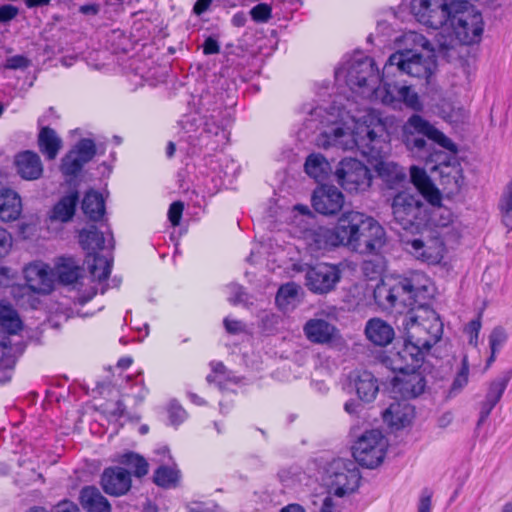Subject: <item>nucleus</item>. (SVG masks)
<instances>
[{"label": "nucleus", "instance_id": "38", "mask_svg": "<svg viewBox=\"0 0 512 512\" xmlns=\"http://www.w3.org/2000/svg\"><path fill=\"white\" fill-rule=\"evenodd\" d=\"M0 325L11 334L17 333L22 326L16 311L4 301H0Z\"/></svg>", "mask_w": 512, "mask_h": 512}, {"label": "nucleus", "instance_id": "27", "mask_svg": "<svg viewBox=\"0 0 512 512\" xmlns=\"http://www.w3.org/2000/svg\"><path fill=\"white\" fill-rule=\"evenodd\" d=\"M365 335L371 343L383 347L393 341L395 332L390 324L376 317L367 321Z\"/></svg>", "mask_w": 512, "mask_h": 512}, {"label": "nucleus", "instance_id": "48", "mask_svg": "<svg viewBox=\"0 0 512 512\" xmlns=\"http://www.w3.org/2000/svg\"><path fill=\"white\" fill-rule=\"evenodd\" d=\"M188 512H225L218 504L214 502L194 501L186 505Z\"/></svg>", "mask_w": 512, "mask_h": 512}, {"label": "nucleus", "instance_id": "9", "mask_svg": "<svg viewBox=\"0 0 512 512\" xmlns=\"http://www.w3.org/2000/svg\"><path fill=\"white\" fill-rule=\"evenodd\" d=\"M391 208L394 222L406 231H419L426 221V206L419 196L408 191L397 193Z\"/></svg>", "mask_w": 512, "mask_h": 512}, {"label": "nucleus", "instance_id": "22", "mask_svg": "<svg viewBox=\"0 0 512 512\" xmlns=\"http://www.w3.org/2000/svg\"><path fill=\"white\" fill-rule=\"evenodd\" d=\"M308 341L314 344L328 345L339 338L338 329L325 319L312 318L303 326Z\"/></svg>", "mask_w": 512, "mask_h": 512}, {"label": "nucleus", "instance_id": "5", "mask_svg": "<svg viewBox=\"0 0 512 512\" xmlns=\"http://www.w3.org/2000/svg\"><path fill=\"white\" fill-rule=\"evenodd\" d=\"M411 181L420 194L432 205L422 227L439 234L450 243H457L462 235V225L450 208L440 204L442 196L424 169L412 166Z\"/></svg>", "mask_w": 512, "mask_h": 512}, {"label": "nucleus", "instance_id": "63", "mask_svg": "<svg viewBox=\"0 0 512 512\" xmlns=\"http://www.w3.org/2000/svg\"><path fill=\"white\" fill-rule=\"evenodd\" d=\"M54 512H78V508L71 502H62L57 505Z\"/></svg>", "mask_w": 512, "mask_h": 512}, {"label": "nucleus", "instance_id": "14", "mask_svg": "<svg viewBox=\"0 0 512 512\" xmlns=\"http://www.w3.org/2000/svg\"><path fill=\"white\" fill-rule=\"evenodd\" d=\"M387 242L385 229L373 217L365 214L352 251L361 254H377Z\"/></svg>", "mask_w": 512, "mask_h": 512}, {"label": "nucleus", "instance_id": "8", "mask_svg": "<svg viewBox=\"0 0 512 512\" xmlns=\"http://www.w3.org/2000/svg\"><path fill=\"white\" fill-rule=\"evenodd\" d=\"M455 40L463 45L478 44L484 32V20L480 11L462 2L454 9L448 22Z\"/></svg>", "mask_w": 512, "mask_h": 512}, {"label": "nucleus", "instance_id": "43", "mask_svg": "<svg viewBox=\"0 0 512 512\" xmlns=\"http://www.w3.org/2000/svg\"><path fill=\"white\" fill-rule=\"evenodd\" d=\"M502 223L512 230V180L507 184L499 202Z\"/></svg>", "mask_w": 512, "mask_h": 512}, {"label": "nucleus", "instance_id": "53", "mask_svg": "<svg viewBox=\"0 0 512 512\" xmlns=\"http://www.w3.org/2000/svg\"><path fill=\"white\" fill-rule=\"evenodd\" d=\"M184 205L180 201H176L170 205L168 211L169 221L173 226H178L183 213Z\"/></svg>", "mask_w": 512, "mask_h": 512}, {"label": "nucleus", "instance_id": "20", "mask_svg": "<svg viewBox=\"0 0 512 512\" xmlns=\"http://www.w3.org/2000/svg\"><path fill=\"white\" fill-rule=\"evenodd\" d=\"M95 144L90 139H82L73 150L62 160L61 171L65 175L74 176L95 155Z\"/></svg>", "mask_w": 512, "mask_h": 512}, {"label": "nucleus", "instance_id": "51", "mask_svg": "<svg viewBox=\"0 0 512 512\" xmlns=\"http://www.w3.org/2000/svg\"><path fill=\"white\" fill-rule=\"evenodd\" d=\"M13 248V236L3 227H0V259L7 257Z\"/></svg>", "mask_w": 512, "mask_h": 512}, {"label": "nucleus", "instance_id": "36", "mask_svg": "<svg viewBox=\"0 0 512 512\" xmlns=\"http://www.w3.org/2000/svg\"><path fill=\"white\" fill-rule=\"evenodd\" d=\"M300 287L295 283L281 286L276 295V303L283 311H289L299 302Z\"/></svg>", "mask_w": 512, "mask_h": 512}, {"label": "nucleus", "instance_id": "42", "mask_svg": "<svg viewBox=\"0 0 512 512\" xmlns=\"http://www.w3.org/2000/svg\"><path fill=\"white\" fill-rule=\"evenodd\" d=\"M112 267V260L107 256L95 255L92 258V263L89 264V270L94 279L98 281L106 280Z\"/></svg>", "mask_w": 512, "mask_h": 512}, {"label": "nucleus", "instance_id": "56", "mask_svg": "<svg viewBox=\"0 0 512 512\" xmlns=\"http://www.w3.org/2000/svg\"><path fill=\"white\" fill-rule=\"evenodd\" d=\"M432 494L428 490L422 492L419 502L417 512H431L432 510Z\"/></svg>", "mask_w": 512, "mask_h": 512}, {"label": "nucleus", "instance_id": "64", "mask_svg": "<svg viewBox=\"0 0 512 512\" xmlns=\"http://www.w3.org/2000/svg\"><path fill=\"white\" fill-rule=\"evenodd\" d=\"M279 512H306L305 508L297 503L288 504Z\"/></svg>", "mask_w": 512, "mask_h": 512}, {"label": "nucleus", "instance_id": "21", "mask_svg": "<svg viewBox=\"0 0 512 512\" xmlns=\"http://www.w3.org/2000/svg\"><path fill=\"white\" fill-rule=\"evenodd\" d=\"M392 382V392L403 398H414L425 388V379L418 370L397 371Z\"/></svg>", "mask_w": 512, "mask_h": 512}, {"label": "nucleus", "instance_id": "28", "mask_svg": "<svg viewBox=\"0 0 512 512\" xmlns=\"http://www.w3.org/2000/svg\"><path fill=\"white\" fill-rule=\"evenodd\" d=\"M79 200L78 193L71 192L63 196L49 211L48 220L51 223H67L72 220Z\"/></svg>", "mask_w": 512, "mask_h": 512}, {"label": "nucleus", "instance_id": "17", "mask_svg": "<svg viewBox=\"0 0 512 512\" xmlns=\"http://www.w3.org/2000/svg\"><path fill=\"white\" fill-rule=\"evenodd\" d=\"M364 216V213L358 211H348L339 217L336 226L333 227L339 246L352 250L361 230Z\"/></svg>", "mask_w": 512, "mask_h": 512}, {"label": "nucleus", "instance_id": "45", "mask_svg": "<svg viewBox=\"0 0 512 512\" xmlns=\"http://www.w3.org/2000/svg\"><path fill=\"white\" fill-rule=\"evenodd\" d=\"M204 132L208 135L219 137L220 142H227L229 133L225 129V125L218 117L211 115L204 124Z\"/></svg>", "mask_w": 512, "mask_h": 512}, {"label": "nucleus", "instance_id": "40", "mask_svg": "<svg viewBox=\"0 0 512 512\" xmlns=\"http://www.w3.org/2000/svg\"><path fill=\"white\" fill-rule=\"evenodd\" d=\"M154 482L163 488L175 487L180 479V472L175 467L162 465L154 473Z\"/></svg>", "mask_w": 512, "mask_h": 512}, {"label": "nucleus", "instance_id": "15", "mask_svg": "<svg viewBox=\"0 0 512 512\" xmlns=\"http://www.w3.org/2000/svg\"><path fill=\"white\" fill-rule=\"evenodd\" d=\"M341 278L338 266L318 263L306 272V285L314 293L325 294L333 290Z\"/></svg>", "mask_w": 512, "mask_h": 512}, {"label": "nucleus", "instance_id": "35", "mask_svg": "<svg viewBox=\"0 0 512 512\" xmlns=\"http://www.w3.org/2000/svg\"><path fill=\"white\" fill-rule=\"evenodd\" d=\"M79 242L83 249L89 251V253L108 247L104 234L99 232L94 226H91L89 229H83L79 233Z\"/></svg>", "mask_w": 512, "mask_h": 512}, {"label": "nucleus", "instance_id": "60", "mask_svg": "<svg viewBox=\"0 0 512 512\" xmlns=\"http://www.w3.org/2000/svg\"><path fill=\"white\" fill-rule=\"evenodd\" d=\"M219 50V44L214 38L209 37L205 40L203 44V53L205 55L217 54Z\"/></svg>", "mask_w": 512, "mask_h": 512}, {"label": "nucleus", "instance_id": "1", "mask_svg": "<svg viewBox=\"0 0 512 512\" xmlns=\"http://www.w3.org/2000/svg\"><path fill=\"white\" fill-rule=\"evenodd\" d=\"M429 278L421 272L409 277L387 276L374 289V299L383 310L411 308L404 316L405 337L426 351L440 340L443 324L435 311L421 306L426 298Z\"/></svg>", "mask_w": 512, "mask_h": 512}, {"label": "nucleus", "instance_id": "33", "mask_svg": "<svg viewBox=\"0 0 512 512\" xmlns=\"http://www.w3.org/2000/svg\"><path fill=\"white\" fill-rule=\"evenodd\" d=\"M38 143L40 151L50 160L56 158L62 147L61 139L57 136L56 132L49 127L41 129L38 136Z\"/></svg>", "mask_w": 512, "mask_h": 512}, {"label": "nucleus", "instance_id": "29", "mask_svg": "<svg viewBox=\"0 0 512 512\" xmlns=\"http://www.w3.org/2000/svg\"><path fill=\"white\" fill-rule=\"evenodd\" d=\"M22 212V201L17 192L12 189L0 190V220L12 222L17 220Z\"/></svg>", "mask_w": 512, "mask_h": 512}, {"label": "nucleus", "instance_id": "19", "mask_svg": "<svg viewBox=\"0 0 512 512\" xmlns=\"http://www.w3.org/2000/svg\"><path fill=\"white\" fill-rule=\"evenodd\" d=\"M313 208L323 215L338 213L344 205V195L335 186L323 185L312 196Z\"/></svg>", "mask_w": 512, "mask_h": 512}, {"label": "nucleus", "instance_id": "18", "mask_svg": "<svg viewBox=\"0 0 512 512\" xmlns=\"http://www.w3.org/2000/svg\"><path fill=\"white\" fill-rule=\"evenodd\" d=\"M427 351L405 337L403 346L389 358L393 371L417 370Z\"/></svg>", "mask_w": 512, "mask_h": 512}, {"label": "nucleus", "instance_id": "3", "mask_svg": "<svg viewBox=\"0 0 512 512\" xmlns=\"http://www.w3.org/2000/svg\"><path fill=\"white\" fill-rule=\"evenodd\" d=\"M335 75L337 79H345L351 90L384 105L393 108L404 105L414 111L423 108L419 95L411 86L394 82L396 77L388 78L384 71L380 78L372 58L358 55L338 68Z\"/></svg>", "mask_w": 512, "mask_h": 512}, {"label": "nucleus", "instance_id": "31", "mask_svg": "<svg viewBox=\"0 0 512 512\" xmlns=\"http://www.w3.org/2000/svg\"><path fill=\"white\" fill-rule=\"evenodd\" d=\"M306 242L312 251L327 250L338 247L333 228L320 226L306 233Z\"/></svg>", "mask_w": 512, "mask_h": 512}, {"label": "nucleus", "instance_id": "54", "mask_svg": "<svg viewBox=\"0 0 512 512\" xmlns=\"http://www.w3.org/2000/svg\"><path fill=\"white\" fill-rule=\"evenodd\" d=\"M231 296L229 297V301L232 304L244 303L247 301V294L243 291L242 287L232 284L229 286Z\"/></svg>", "mask_w": 512, "mask_h": 512}, {"label": "nucleus", "instance_id": "26", "mask_svg": "<svg viewBox=\"0 0 512 512\" xmlns=\"http://www.w3.org/2000/svg\"><path fill=\"white\" fill-rule=\"evenodd\" d=\"M16 171L25 180H36L43 173L40 157L31 151H24L15 156Z\"/></svg>", "mask_w": 512, "mask_h": 512}, {"label": "nucleus", "instance_id": "49", "mask_svg": "<svg viewBox=\"0 0 512 512\" xmlns=\"http://www.w3.org/2000/svg\"><path fill=\"white\" fill-rule=\"evenodd\" d=\"M342 498H338L333 493L328 491V494L322 501V505L319 512H341L342 510Z\"/></svg>", "mask_w": 512, "mask_h": 512}, {"label": "nucleus", "instance_id": "25", "mask_svg": "<svg viewBox=\"0 0 512 512\" xmlns=\"http://www.w3.org/2000/svg\"><path fill=\"white\" fill-rule=\"evenodd\" d=\"M413 418L414 408L406 401L391 403L383 412L384 422L397 430L409 425Z\"/></svg>", "mask_w": 512, "mask_h": 512}, {"label": "nucleus", "instance_id": "10", "mask_svg": "<svg viewBox=\"0 0 512 512\" xmlns=\"http://www.w3.org/2000/svg\"><path fill=\"white\" fill-rule=\"evenodd\" d=\"M360 479V471L354 461L334 459L326 468L324 481L330 493L343 498L358 489Z\"/></svg>", "mask_w": 512, "mask_h": 512}, {"label": "nucleus", "instance_id": "34", "mask_svg": "<svg viewBox=\"0 0 512 512\" xmlns=\"http://www.w3.org/2000/svg\"><path fill=\"white\" fill-rule=\"evenodd\" d=\"M84 214L93 221L100 220L105 213V202L102 195L96 191H88L82 201Z\"/></svg>", "mask_w": 512, "mask_h": 512}, {"label": "nucleus", "instance_id": "6", "mask_svg": "<svg viewBox=\"0 0 512 512\" xmlns=\"http://www.w3.org/2000/svg\"><path fill=\"white\" fill-rule=\"evenodd\" d=\"M424 136L449 151H456L455 144L441 131L420 115H412L403 127L404 143L411 152L421 158L430 155Z\"/></svg>", "mask_w": 512, "mask_h": 512}, {"label": "nucleus", "instance_id": "46", "mask_svg": "<svg viewBox=\"0 0 512 512\" xmlns=\"http://www.w3.org/2000/svg\"><path fill=\"white\" fill-rule=\"evenodd\" d=\"M469 364L466 356L462 359L461 369L457 372L451 387L449 389V396H456L468 384Z\"/></svg>", "mask_w": 512, "mask_h": 512}, {"label": "nucleus", "instance_id": "30", "mask_svg": "<svg viewBox=\"0 0 512 512\" xmlns=\"http://www.w3.org/2000/svg\"><path fill=\"white\" fill-rule=\"evenodd\" d=\"M388 150H390V148ZM388 152L389 151L382 153L381 156L377 158L369 159L375 161L374 168L378 176L388 185L392 186L404 180L406 175L402 167L392 161L385 159V156L388 154Z\"/></svg>", "mask_w": 512, "mask_h": 512}, {"label": "nucleus", "instance_id": "39", "mask_svg": "<svg viewBox=\"0 0 512 512\" xmlns=\"http://www.w3.org/2000/svg\"><path fill=\"white\" fill-rule=\"evenodd\" d=\"M328 169V163L320 154H311L305 162L306 173L316 181H322Z\"/></svg>", "mask_w": 512, "mask_h": 512}, {"label": "nucleus", "instance_id": "57", "mask_svg": "<svg viewBox=\"0 0 512 512\" xmlns=\"http://www.w3.org/2000/svg\"><path fill=\"white\" fill-rule=\"evenodd\" d=\"M224 326L227 332L231 334H239L245 330V326L241 321L229 317L224 319Z\"/></svg>", "mask_w": 512, "mask_h": 512}, {"label": "nucleus", "instance_id": "47", "mask_svg": "<svg viewBox=\"0 0 512 512\" xmlns=\"http://www.w3.org/2000/svg\"><path fill=\"white\" fill-rule=\"evenodd\" d=\"M507 339L508 334L506 330L501 326L495 327L489 335L490 350L493 352H499Z\"/></svg>", "mask_w": 512, "mask_h": 512}, {"label": "nucleus", "instance_id": "44", "mask_svg": "<svg viewBox=\"0 0 512 512\" xmlns=\"http://www.w3.org/2000/svg\"><path fill=\"white\" fill-rule=\"evenodd\" d=\"M121 462L133 469L137 477H142L148 473V463L140 455L135 453H126L122 456Z\"/></svg>", "mask_w": 512, "mask_h": 512}, {"label": "nucleus", "instance_id": "12", "mask_svg": "<svg viewBox=\"0 0 512 512\" xmlns=\"http://www.w3.org/2000/svg\"><path fill=\"white\" fill-rule=\"evenodd\" d=\"M456 6L459 2L453 0H412L411 11L418 22L439 29L448 24Z\"/></svg>", "mask_w": 512, "mask_h": 512}, {"label": "nucleus", "instance_id": "24", "mask_svg": "<svg viewBox=\"0 0 512 512\" xmlns=\"http://www.w3.org/2000/svg\"><path fill=\"white\" fill-rule=\"evenodd\" d=\"M350 383L358 398L363 402H372L379 392L377 378L369 371H357L350 377Z\"/></svg>", "mask_w": 512, "mask_h": 512}, {"label": "nucleus", "instance_id": "52", "mask_svg": "<svg viewBox=\"0 0 512 512\" xmlns=\"http://www.w3.org/2000/svg\"><path fill=\"white\" fill-rule=\"evenodd\" d=\"M271 12L268 4L260 3L251 9L250 14L256 22H267L271 18Z\"/></svg>", "mask_w": 512, "mask_h": 512}, {"label": "nucleus", "instance_id": "7", "mask_svg": "<svg viewBox=\"0 0 512 512\" xmlns=\"http://www.w3.org/2000/svg\"><path fill=\"white\" fill-rule=\"evenodd\" d=\"M419 231L418 236H402L400 239L402 248L420 262L430 265L439 264L446 256L451 243L424 227Z\"/></svg>", "mask_w": 512, "mask_h": 512}, {"label": "nucleus", "instance_id": "13", "mask_svg": "<svg viewBox=\"0 0 512 512\" xmlns=\"http://www.w3.org/2000/svg\"><path fill=\"white\" fill-rule=\"evenodd\" d=\"M335 176L338 184L349 193L367 191L373 179L369 168L353 158L343 159L336 168Z\"/></svg>", "mask_w": 512, "mask_h": 512}, {"label": "nucleus", "instance_id": "41", "mask_svg": "<svg viewBox=\"0 0 512 512\" xmlns=\"http://www.w3.org/2000/svg\"><path fill=\"white\" fill-rule=\"evenodd\" d=\"M512 377V372L507 371L490 382L485 399L498 403Z\"/></svg>", "mask_w": 512, "mask_h": 512}, {"label": "nucleus", "instance_id": "61", "mask_svg": "<svg viewBox=\"0 0 512 512\" xmlns=\"http://www.w3.org/2000/svg\"><path fill=\"white\" fill-rule=\"evenodd\" d=\"M211 367H212V371H213L214 375H208L207 376V380L209 382L216 381V379L219 376L225 375V373H226V367L221 362L212 363Z\"/></svg>", "mask_w": 512, "mask_h": 512}, {"label": "nucleus", "instance_id": "32", "mask_svg": "<svg viewBox=\"0 0 512 512\" xmlns=\"http://www.w3.org/2000/svg\"><path fill=\"white\" fill-rule=\"evenodd\" d=\"M80 503L87 512H111L110 503L94 486L82 488Z\"/></svg>", "mask_w": 512, "mask_h": 512}, {"label": "nucleus", "instance_id": "50", "mask_svg": "<svg viewBox=\"0 0 512 512\" xmlns=\"http://www.w3.org/2000/svg\"><path fill=\"white\" fill-rule=\"evenodd\" d=\"M481 327V314H479L478 317L471 320L464 329L465 333L469 336V343L475 347L478 345V337Z\"/></svg>", "mask_w": 512, "mask_h": 512}, {"label": "nucleus", "instance_id": "11", "mask_svg": "<svg viewBox=\"0 0 512 512\" xmlns=\"http://www.w3.org/2000/svg\"><path fill=\"white\" fill-rule=\"evenodd\" d=\"M388 447L383 434L372 429L363 433L352 447L354 459L366 468H376L384 460Z\"/></svg>", "mask_w": 512, "mask_h": 512}, {"label": "nucleus", "instance_id": "59", "mask_svg": "<svg viewBox=\"0 0 512 512\" xmlns=\"http://www.w3.org/2000/svg\"><path fill=\"white\" fill-rule=\"evenodd\" d=\"M18 14V9L12 5H3L0 7V22H8L15 18Z\"/></svg>", "mask_w": 512, "mask_h": 512}, {"label": "nucleus", "instance_id": "2", "mask_svg": "<svg viewBox=\"0 0 512 512\" xmlns=\"http://www.w3.org/2000/svg\"><path fill=\"white\" fill-rule=\"evenodd\" d=\"M331 123L333 126L318 137V146L357 149L367 158H377L389 149V119L375 110H365L360 116L342 112L340 119Z\"/></svg>", "mask_w": 512, "mask_h": 512}, {"label": "nucleus", "instance_id": "23", "mask_svg": "<svg viewBox=\"0 0 512 512\" xmlns=\"http://www.w3.org/2000/svg\"><path fill=\"white\" fill-rule=\"evenodd\" d=\"M101 485L109 495H124L131 488L130 473L121 467L107 468L102 474Z\"/></svg>", "mask_w": 512, "mask_h": 512}, {"label": "nucleus", "instance_id": "16", "mask_svg": "<svg viewBox=\"0 0 512 512\" xmlns=\"http://www.w3.org/2000/svg\"><path fill=\"white\" fill-rule=\"evenodd\" d=\"M24 277L28 287L38 294H49L54 288V270L42 261L25 266Z\"/></svg>", "mask_w": 512, "mask_h": 512}, {"label": "nucleus", "instance_id": "55", "mask_svg": "<svg viewBox=\"0 0 512 512\" xmlns=\"http://www.w3.org/2000/svg\"><path fill=\"white\" fill-rule=\"evenodd\" d=\"M169 417H170L171 423L174 425H177L185 419L186 413H185V410L181 406L176 405V404H171V406L169 408Z\"/></svg>", "mask_w": 512, "mask_h": 512}, {"label": "nucleus", "instance_id": "4", "mask_svg": "<svg viewBox=\"0 0 512 512\" xmlns=\"http://www.w3.org/2000/svg\"><path fill=\"white\" fill-rule=\"evenodd\" d=\"M397 42L402 47L391 54L384 65L386 77H398L408 75L417 78L430 77L435 69V62L432 58H424L417 51L418 49L433 52L436 48L422 34L415 31L404 32Z\"/></svg>", "mask_w": 512, "mask_h": 512}, {"label": "nucleus", "instance_id": "37", "mask_svg": "<svg viewBox=\"0 0 512 512\" xmlns=\"http://www.w3.org/2000/svg\"><path fill=\"white\" fill-rule=\"evenodd\" d=\"M63 284H72L79 277V267L72 258H60L55 266L54 275Z\"/></svg>", "mask_w": 512, "mask_h": 512}, {"label": "nucleus", "instance_id": "58", "mask_svg": "<svg viewBox=\"0 0 512 512\" xmlns=\"http://www.w3.org/2000/svg\"><path fill=\"white\" fill-rule=\"evenodd\" d=\"M29 65V60L21 55H16L7 59L6 67L9 69L26 68Z\"/></svg>", "mask_w": 512, "mask_h": 512}, {"label": "nucleus", "instance_id": "62", "mask_svg": "<svg viewBox=\"0 0 512 512\" xmlns=\"http://www.w3.org/2000/svg\"><path fill=\"white\" fill-rule=\"evenodd\" d=\"M496 406V403L489 401L485 399L481 405V411H480V419L479 423L484 422L488 416L490 415L493 408Z\"/></svg>", "mask_w": 512, "mask_h": 512}]
</instances>
